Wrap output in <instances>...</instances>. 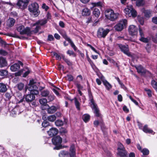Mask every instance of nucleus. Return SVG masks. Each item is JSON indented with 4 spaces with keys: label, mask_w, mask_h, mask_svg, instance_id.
<instances>
[{
    "label": "nucleus",
    "mask_w": 157,
    "mask_h": 157,
    "mask_svg": "<svg viewBox=\"0 0 157 157\" xmlns=\"http://www.w3.org/2000/svg\"><path fill=\"white\" fill-rule=\"evenodd\" d=\"M48 121L51 122L54 121L56 119V117L54 115H50L47 117Z\"/></svg>",
    "instance_id": "42"
},
{
    "label": "nucleus",
    "mask_w": 157,
    "mask_h": 157,
    "mask_svg": "<svg viewBox=\"0 0 157 157\" xmlns=\"http://www.w3.org/2000/svg\"><path fill=\"white\" fill-rule=\"evenodd\" d=\"M92 105L93 106L92 109H94V113L95 114L96 117H100L101 114L99 113V110L98 107L97 105L96 104Z\"/></svg>",
    "instance_id": "22"
},
{
    "label": "nucleus",
    "mask_w": 157,
    "mask_h": 157,
    "mask_svg": "<svg viewBox=\"0 0 157 157\" xmlns=\"http://www.w3.org/2000/svg\"><path fill=\"white\" fill-rule=\"evenodd\" d=\"M36 28H35L34 30H33L34 33H37L38 32L39 30L41 29V26L40 25H36Z\"/></svg>",
    "instance_id": "56"
},
{
    "label": "nucleus",
    "mask_w": 157,
    "mask_h": 157,
    "mask_svg": "<svg viewBox=\"0 0 157 157\" xmlns=\"http://www.w3.org/2000/svg\"><path fill=\"white\" fill-rule=\"evenodd\" d=\"M30 0H18L16 5L18 8L22 10L27 8Z\"/></svg>",
    "instance_id": "9"
},
{
    "label": "nucleus",
    "mask_w": 157,
    "mask_h": 157,
    "mask_svg": "<svg viewBox=\"0 0 157 157\" xmlns=\"http://www.w3.org/2000/svg\"><path fill=\"white\" fill-rule=\"evenodd\" d=\"M117 155L120 157H128V152L122 144L117 147Z\"/></svg>",
    "instance_id": "11"
},
{
    "label": "nucleus",
    "mask_w": 157,
    "mask_h": 157,
    "mask_svg": "<svg viewBox=\"0 0 157 157\" xmlns=\"http://www.w3.org/2000/svg\"><path fill=\"white\" fill-rule=\"evenodd\" d=\"M86 57L88 62H89L92 68L93 69H94V68L96 67V66L94 63L93 62L91 59L89 57V56L88 55L87 53L86 54Z\"/></svg>",
    "instance_id": "31"
},
{
    "label": "nucleus",
    "mask_w": 157,
    "mask_h": 157,
    "mask_svg": "<svg viewBox=\"0 0 157 157\" xmlns=\"http://www.w3.org/2000/svg\"><path fill=\"white\" fill-rule=\"evenodd\" d=\"M67 76L68 77L67 80L71 82L73 81L74 77L72 75L68 74Z\"/></svg>",
    "instance_id": "57"
},
{
    "label": "nucleus",
    "mask_w": 157,
    "mask_h": 157,
    "mask_svg": "<svg viewBox=\"0 0 157 157\" xmlns=\"http://www.w3.org/2000/svg\"><path fill=\"white\" fill-rule=\"evenodd\" d=\"M144 90L147 92V94L149 97L150 98L152 97V91L150 89L147 88H145Z\"/></svg>",
    "instance_id": "48"
},
{
    "label": "nucleus",
    "mask_w": 157,
    "mask_h": 157,
    "mask_svg": "<svg viewBox=\"0 0 157 157\" xmlns=\"http://www.w3.org/2000/svg\"><path fill=\"white\" fill-rule=\"evenodd\" d=\"M87 90L89 99L90 102L92 105L96 104L94 99V97L91 91L90 87L88 84L87 86Z\"/></svg>",
    "instance_id": "17"
},
{
    "label": "nucleus",
    "mask_w": 157,
    "mask_h": 157,
    "mask_svg": "<svg viewBox=\"0 0 157 157\" xmlns=\"http://www.w3.org/2000/svg\"><path fill=\"white\" fill-rule=\"evenodd\" d=\"M7 90L6 85L3 83H0V93H5Z\"/></svg>",
    "instance_id": "25"
},
{
    "label": "nucleus",
    "mask_w": 157,
    "mask_h": 157,
    "mask_svg": "<svg viewBox=\"0 0 157 157\" xmlns=\"http://www.w3.org/2000/svg\"><path fill=\"white\" fill-rule=\"evenodd\" d=\"M42 125L43 127L46 128L50 125V123L47 120H45L42 123Z\"/></svg>",
    "instance_id": "50"
},
{
    "label": "nucleus",
    "mask_w": 157,
    "mask_h": 157,
    "mask_svg": "<svg viewBox=\"0 0 157 157\" xmlns=\"http://www.w3.org/2000/svg\"><path fill=\"white\" fill-rule=\"evenodd\" d=\"M52 144L55 146L54 149L59 150L63 148L61 143L62 142V138L59 136H54L52 139Z\"/></svg>",
    "instance_id": "1"
},
{
    "label": "nucleus",
    "mask_w": 157,
    "mask_h": 157,
    "mask_svg": "<svg viewBox=\"0 0 157 157\" xmlns=\"http://www.w3.org/2000/svg\"><path fill=\"white\" fill-rule=\"evenodd\" d=\"M11 94L8 92H6L5 94V96L6 100H10L12 97Z\"/></svg>",
    "instance_id": "54"
},
{
    "label": "nucleus",
    "mask_w": 157,
    "mask_h": 157,
    "mask_svg": "<svg viewBox=\"0 0 157 157\" xmlns=\"http://www.w3.org/2000/svg\"><path fill=\"white\" fill-rule=\"evenodd\" d=\"M141 152L143 153L144 155H147L149 154V150L146 148H143L141 151Z\"/></svg>",
    "instance_id": "45"
},
{
    "label": "nucleus",
    "mask_w": 157,
    "mask_h": 157,
    "mask_svg": "<svg viewBox=\"0 0 157 157\" xmlns=\"http://www.w3.org/2000/svg\"><path fill=\"white\" fill-rule=\"evenodd\" d=\"M48 22V20L46 19L40 20L36 21L33 25V26H36V25H40V26H43L46 24Z\"/></svg>",
    "instance_id": "19"
},
{
    "label": "nucleus",
    "mask_w": 157,
    "mask_h": 157,
    "mask_svg": "<svg viewBox=\"0 0 157 157\" xmlns=\"http://www.w3.org/2000/svg\"><path fill=\"white\" fill-rule=\"evenodd\" d=\"M60 133L61 135L62 136H64L66 137L67 132V130L66 128H62L60 129Z\"/></svg>",
    "instance_id": "35"
},
{
    "label": "nucleus",
    "mask_w": 157,
    "mask_h": 157,
    "mask_svg": "<svg viewBox=\"0 0 157 157\" xmlns=\"http://www.w3.org/2000/svg\"><path fill=\"white\" fill-rule=\"evenodd\" d=\"M136 2V5L137 6H143L144 4V0H131Z\"/></svg>",
    "instance_id": "32"
},
{
    "label": "nucleus",
    "mask_w": 157,
    "mask_h": 157,
    "mask_svg": "<svg viewBox=\"0 0 157 157\" xmlns=\"http://www.w3.org/2000/svg\"><path fill=\"white\" fill-rule=\"evenodd\" d=\"M127 25V21L125 19H122L120 20L115 25V29L118 31H120L126 28Z\"/></svg>",
    "instance_id": "5"
},
{
    "label": "nucleus",
    "mask_w": 157,
    "mask_h": 157,
    "mask_svg": "<svg viewBox=\"0 0 157 157\" xmlns=\"http://www.w3.org/2000/svg\"><path fill=\"white\" fill-rule=\"evenodd\" d=\"M152 40L155 43H157V33L154 36H153L152 38Z\"/></svg>",
    "instance_id": "63"
},
{
    "label": "nucleus",
    "mask_w": 157,
    "mask_h": 157,
    "mask_svg": "<svg viewBox=\"0 0 157 157\" xmlns=\"http://www.w3.org/2000/svg\"><path fill=\"white\" fill-rule=\"evenodd\" d=\"M50 92L48 90H44L41 91V94L42 96L47 97L49 95Z\"/></svg>",
    "instance_id": "39"
},
{
    "label": "nucleus",
    "mask_w": 157,
    "mask_h": 157,
    "mask_svg": "<svg viewBox=\"0 0 157 157\" xmlns=\"http://www.w3.org/2000/svg\"><path fill=\"white\" fill-rule=\"evenodd\" d=\"M48 106L49 107L47 109V111L48 113H53L56 111L57 108L55 106H52L49 107L48 105Z\"/></svg>",
    "instance_id": "27"
},
{
    "label": "nucleus",
    "mask_w": 157,
    "mask_h": 157,
    "mask_svg": "<svg viewBox=\"0 0 157 157\" xmlns=\"http://www.w3.org/2000/svg\"><path fill=\"white\" fill-rule=\"evenodd\" d=\"M74 100H75V104L76 108L78 110L80 111V104L79 102L78 101L77 98L76 97H75L74 98Z\"/></svg>",
    "instance_id": "33"
},
{
    "label": "nucleus",
    "mask_w": 157,
    "mask_h": 157,
    "mask_svg": "<svg viewBox=\"0 0 157 157\" xmlns=\"http://www.w3.org/2000/svg\"><path fill=\"white\" fill-rule=\"evenodd\" d=\"M92 5L94 7L98 6L101 7H102V3L101 1H99L97 2L92 3Z\"/></svg>",
    "instance_id": "44"
},
{
    "label": "nucleus",
    "mask_w": 157,
    "mask_h": 157,
    "mask_svg": "<svg viewBox=\"0 0 157 157\" xmlns=\"http://www.w3.org/2000/svg\"><path fill=\"white\" fill-rule=\"evenodd\" d=\"M152 21L155 24L157 25V17H152Z\"/></svg>",
    "instance_id": "64"
},
{
    "label": "nucleus",
    "mask_w": 157,
    "mask_h": 157,
    "mask_svg": "<svg viewBox=\"0 0 157 157\" xmlns=\"http://www.w3.org/2000/svg\"><path fill=\"white\" fill-rule=\"evenodd\" d=\"M102 82L107 90H109L112 88V85L106 80H102Z\"/></svg>",
    "instance_id": "28"
},
{
    "label": "nucleus",
    "mask_w": 157,
    "mask_h": 157,
    "mask_svg": "<svg viewBox=\"0 0 157 157\" xmlns=\"http://www.w3.org/2000/svg\"><path fill=\"white\" fill-rule=\"evenodd\" d=\"M54 40V38L52 36V35L51 34H49L48 36L47 40L48 41H53Z\"/></svg>",
    "instance_id": "62"
},
{
    "label": "nucleus",
    "mask_w": 157,
    "mask_h": 157,
    "mask_svg": "<svg viewBox=\"0 0 157 157\" xmlns=\"http://www.w3.org/2000/svg\"><path fill=\"white\" fill-rule=\"evenodd\" d=\"M39 101L41 105L44 106L48 105L47 104V100L46 98H43L40 99L39 100Z\"/></svg>",
    "instance_id": "38"
},
{
    "label": "nucleus",
    "mask_w": 157,
    "mask_h": 157,
    "mask_svg": "<svg viewBox=\"0 0 157 157\" xmlns=\"http://www.w3.org/2000/svg\"><path fill=\"white\" fill-rule=\"evenodd\" d=\"M60 33L66 40L67 41L68 40H69L70 39V37L68 36L66 33L65 31L61 32Z\"/></svg>",
    "instance_id": "37"
},
{
    "label": "nucleus",
    "mask_w": 157,
    "mask_h": 157,
    "mask_svg": "<svg viewBox=\"0 0 157 157\" xmlns=\"http://www.w3.org/2000/svg\"><path fill=\"white\" fill-rule=\"evenodd\" d=\"M69 151L71 152V154L70 157H76V150L74 144H72L71 146Z\"/></svg>",
    "instance_id": "23"
},
{
    "label": "nucleus",
    "mask_w": 157,
    "mask_h": 157,
    "mask_svg": "<svg viewBox=\"0 0 157 157\" xmlns=\"http://www.w3.org/2000/svg\"><path fill=\"white\" fill-rule=\"evenodd\" d=\"M90 14V10L88 8H85L82 11V15L83 16H89Z\"/></svg>",
    "instance_id": "26"
},
{
    "label": "nucleus",
    "mask_w": 157,
    "mask_h": 157,
    "mask_svg": "<svg viewBox=\"0 0 157 157\" xmlns=\"http://www.w3.org/2000/svg\"><path fill=\"white\" fill-rule=\"evenodd\" d=\"M28 10L32 13L35 17H37L40 14L39 10V5L36 2H34L29 5L28 7Z\"/></svg>",
    "instance_id": "3"
},
{
    "label": "nucleus",
    "mask_w": 157,
    "mask_h": 157,
    "mask_svg": "<svg viewBox=\"0 0 157 157\" xmlns=\"http://www.w3.org/2000/svg\"><path fill=\"white\" fill-rule=\"evenodd\" d=\"M135 67L136 69L137 72L140 74L141 75H145L147 72H149L148 71H147L141 65L135 66Z\"/></svg>",
    "instance_id": "14"
},
{
    "label": "nucleus",
    "mask_w": 157,
    "mask_h": 157,
    "mask_svg": "<svg viewBox=\"0 0 157 157\" xmlns=\"http://www.w3.org/2000/svg\"><path fill=\"white\" fill-rule=\"evenodd\" d=\"M142 130L143 131L146 133L151 134L154 135L155 133L153 130L148 127L147 124H145Z\"/></svg>",
    "instance_id": "20"
},
{
    "label": "nucleus",
    "mask_w": 157,
    "mask_h": 157,
    "mask_svg": "<svg viewBox=\"0 0 157 157\" xmlns=\"http://www.w3.org/2000/svg\"><path fill=\"white\" fill-rule=\"evenodd\" d=\"M8 75V72L6 70H2L0 71V76L3 78L6 77Z\"/></svg>",
    "instance_id": "36"
},
{
    "label": "nucleus",
    "mask_w": 157,
    "mask_h": 157,
    "mask_svg": "<svg viewBox=\"0 0 157 157\" xmlns=\"http://www.w3.org/2000/svg\"><path fill=\"white\" fill-rule=\"evenodd\" d=\"M17 63L14 64L10 66V69L12 71L15 72L17 71L20 68V65L22 67L23 66L24 64L21 61L18 60Z\"/></svg>",
    "instance_id": "12"
},
{
    "label": "nucleus",
    "mask_w": 157,
    "mask_h": 157,
    "mask_svg": "<svg viewBox=\"0 0 157 157\" xmlns=\"http://www.w3.org/2000/svg\"><path fill=\"white\" fill-rule=\"evenodd\" d=\"M109 31V29H105L103 28H100L97 31V36L99 38H105Z\"/></svg>",
    "instance_id": "8"
},
{
    "label": "nucleus",
    "mask_w": 157,
    "mask_h": 157,
    "mask_svg": "<svg viewBox=\"0 0 157 157\" xmlns=\"http://www.w3.org/2000/svg\"><path fill=\"white\" fill-rule=\"evenodd\" d=\"M151 84L152 87L155 90L157 89V82L154 79L151 81Z\"/></svg>",
    "instance_id": "46"
},
{
    "label": "nucleus",
    "mask_w": 157,
    "mask_h": 157,
    "mask_svg": "<svg viewBox=\"0 0 157 157\" xmlns=\"http://www.w3.org/2000/svg\"><path fill=\"white\" fill-rule=\"evenodd\" d=\"M118 46L121 51L124 54L126 55L128 57L131 58L133 57V55L132 54L131 52L129 51V48L128 45H125L121 44H118Z\"/></svg>",
    "instance_id": "7"
},
{
    "label": "nucleus",
    "mask_w": 157,
    "mask_h": 157,
    "mask_svg": "<svg viewBox=\"0 0 157 157\" xmlns=\"http://www.w3.org/2000/svg\"><path fill=\"white\" fill-rule=\"evenodd\" d=\"M67 41L70 44L71 46L73 49L75 51H76L77 49V48L75 46L72 40L70 39L68 40Z\"/></svg>",
    "instance_id": "41"
},
{
    "label": "nucleus",
    "mask_w": 157,
    "mask_h": 157,
    "mask_svg": "<svg viewBox=\"0 0 157 157\" xmlns=\"http://www.w3.org/2000/svg\"><path fill=\"white\" fill-rule=\"evenodd\" d=\"M25 70L23 69L20 70L14 74V75L15 76H21L22 74L23 73Z\"/></svg>",
    "instance_id": "49"
},
{
    "label": "nucleus",
    "mask_w": 157,
    "mask_h": 157,
    "mask_svg": "<svg viewBox=\"0 0 157 157\" xmlns=\"http://www.w3.org/2000/svg\"><path fill=\"white\" fill-rule=\"evenodd\" d=\"M55 124L56 126L59 127L63 126L64 123L62 120L59 119L56 121Z\"/></svg>",
    "instance_id": "40"
},
{
    "label": "nucleus",
    "mask_w": 157,
    "mask_h": 157,
    "mask_svg": "<svg viewBox=\"0 0 157 157\" xmlns=\"http://www.w3.org/2000/svg\"><path fill=\"white\" fill-rule=\"evenodd\" d=\"M75 84L78 90H82L83 88V87L82 86L80 83H75Z\"/></svg>",
    "instance_id": "58"
},
{
    "label": "nucleus",
    "mask_w": 157,
    "mask_h": 157,
    "mask_svg": "<svg viewBox=\"0 0 157 157\" xmlns=\"http://www.w3.org/2000/svg\"><path fill=\"white\" fill-rule=\"evenodd\" d=\"M8 53L6 51L3 49L0 50V54L4 56H6L7 55Z\"/></svg>",
    "instance_id": "59"
},
{
    "label": "nucleus",
    "mask_w": 157,
    "mask_h": 157,
    "mask_svg": "<svg viewBox=\"0 0 157 157\" xmlns=\"http://www.w3.org/2000/svg\"><path fill=\"white\" fill-rule=\"evenodd\" d=\"M36 82L34 81L33 79H32L29 81L28 86H25V91H26L27 89L29 91H34L35 90H38V87L35 85Z\"/></svg>",
    "instance_id": "10"
},
{
    "label": "nucleus",
    "mask_w": 157,
    "mask_h": 157,
    "mask_svg": "<svg viewBox=\"0 0 157 157\" xmlns=\"http://www.w3.org/2000/svg\"><path fill=\"white\" fill-rule=\"evenodd\" d=\"M58 129L55 128H52L47 131L48 135L51 137L55 136L58 133Z\"/></svg>",
    "instance_id": "16"
},
{
    "label": "nucleus",
    "mask_w": 157,
    "mask_h": 157,
    "mask_svg": "<svg viewBox=\"0 0 157 157\" xmlns=\"http://www.w3.org/2000/svg\"><path fill=\"white\" fill-rule=\"evenodd\" d=\"M124 12L127 17H132L133 18H135L137 15L136 11L132 8V6L130 7L129 8H125Z\"/></svg>",
    "instance_id": "6"
},
{
    "label": "nucleus",
    "mask_w": 157,
    "mask_h": 157,
    "mask_svg": "<svg viewBox=\"0 0 157 157\" xmlns=\"http://www.w3.org/2000/svg\"><path fill=\"white\" fill-rule=\"evenodd\" d=\"M144 18L148 19L152 16V11L150 9H144L143 11Z\"/></svg>",
    "instance_id": "15"
},
{
    "label": "nucleus",
    "mask_w": 157,
    "mask_h": 157,
    "mask_svg": "<svg viewBox=\"0 0 157 157\" xmlns=\"http://www.w3.org/2000/svg\"><path fill=\"white\" fill-rule=\"evenodd\" d=\"M70 152L65 150H62L59 153V157H70L71 154V152Z\"/></svg>",
    "instance_id": "18"
},
{
    "label": "nucleus",
    "mask_w": 157,
    "mask_h": 157,
    "mask_svg": "<svg viewBox=\"0 0 157 157\" xmlns=\"http://www.w3.org/2000/svg\"><path fill=\"white\" fill-rule=\"evenodd\" d=\"M25 34H26L28 36H31L32 32L30 28L29 27H26L25 28H24L23 30L21 32V35Z\"/></svg>",
    "instance_id": "21"
},
{
    "label": "nucleus",
    "mask_w": 157,
    "mask_h": 157,
    "mask_svg": "<svg viewBox=\"0 0 157 157\" xmlns=\"http://www.w3.org/2000/svg\"><path fill=\"white\" fill-rule=\"evenodd\" d=\"M39 93L38 90L30 91V94L24 95L25 101L26 102L29 103L35 99V95L38 94Z\"/></svg>",
    "instance_id": "4"
},
{
    "label": "nucleus",
    "mask_w": 157,
    "mask_h": 157,
    "mask_svg": "<svg viewBox=\"0 0 157 157\" xmlns=\"http://www.w3.org/2000/svg\"><path fill=\"white\" fill-rule=\"evenodd\" d=\"M67 54L69 55L70 56H73V57L76 56V54L72 50H68L67 52Z\"/></svg>",
    "instance_id": "51"
},
{
    "label": "nucleus",
    "mask_w": 157,
    "mask_h": 157,
    "mask_svg": "<svg viewBox=\"0 0 157 157\" xmlns=\"http://www.w3.org/2000/svg\"><path fill=\"white\" fill-rule=\"evenodd\" d=\"M105 17L111 21H114L118 17L119 14L115 13L114 11L111 9L106 10L105 11Z\"/></svg>",
    "instance_id": "2"
},
{
    "label": "nucleus",
    "mask_w": 157,
    "mask_h": 157,
    "mask_svg": "<svg viewBox=\"0 0 157 157\" xmlns=\"http://www.w3.org/2000/svg\"><path fill=\"white\" fill-rule=\"evenodd\" d=\"M7 62L5 59L0 57V67H1L6 66Z\"/></svg>",
    "instance_id": "30"
},
{
    "label": "nucleus",
    "mask_w": 157,
    "mask_h": 157,
    "mask_svg": "<svg viewBox=\"0 0 157 157\" xmlns=\"http://www.w3.org/2000/svg\"><path fill=\"white\" fill-rule=\"evenodd\" d=\"M24 86V85L22 82L19 83L17 85V87L19 90H22Z\"/></svg>",
    "instance_id": "47"
},
{
    "label": "nucleus",
    "mask_w": 157,
    "mask_h": 157,
    "mask_svg": "<svg viewBox=\"0 0 157 157\" xmlns=\"http://www.w3.org/2000/svg\"><path fill=\"white\" fill-rule=\"evenodd\" d=\"M9 19L10 21L9 23V26L12 27L14 25L15 22V20L13 18H10Z\"/></svg>",
    "instance_id": "43"
},
{
    "label": "nucleus",
    "mask_w": 157,
    "mask_h": 157,
    "mask_svg": "<svg viewBox=\"0 0 157 157\" xmlns=\"http://www.w3.org/2000/svg\"><path fill=\"white\" fill-rule=\"evenodd\" d=\"M54 56H56V60H61L62 56L61 57L56 52H53Z\"/></svg>",
    "instance_id": "53"
},
{
    "label": "nucleus",
    "mask_w": 157,
    "mask_h": 157,
    "mask_svg": "<svg viewBox=\"0 0 157 157\" xmlns=\"http://www.w3.org/2000/svg\"><path fill=\"white\" fill-rule=\"evenodd\" d=\"M93 17H95L97 18H98L100 14V12L99 9L95 8L92 12Z\"/></svg>",
    "instance_id": "24"
},
{
    "label": "nucleus",
    "mask_w": 157,
    "mask_h": 157,
    "mask_svg": "<svg viewBox=\"0 0 157 157\" xmlns=\"http://www.w3.org/2000/svg\"><path fill=\"white\" fill-rule=\"evenodd\" d=\"M62 58L67 64L68 66H71L73 65L72 62L69 59L66 58L64 55H62Z\"/></svg>",
    "instance_id": "29"
},
{
    "label": "nucleus",
    "mask_w": 157,
    "mask_h": 157,
    "mask_svg": "<svg viewBox=\"0 0 157 157\" xmlns=\"http://www.w3.org/2000/svg\"><path fill=\"white\" fill-rule=\"evenodd\" d=\"M129 34L132 36L136 35L138 33L137 27L134 25H130L128 29Z\"/></svg>",
    "instance_id": "13"
},
{
    "label": "nucleus",
    "mask_w": 157,
    "mask_h": 157,
    "mask_svg": "<svg viewBox=\"0 0 157 157\" xmlns=\"http://www.w3.org/2000/svg\"><path fill=\"white\" fill-rule=\"evenodd\" d=\"M25 28V27L23 25H21L19 26L17 28V30L20 33V34L21 35V32H22Z\"/></svg>",
    "instance_id": "52"
},
{
    "label": "nucleus",
    "mask_w": 157,
    "mask_h": 157,
    "mask_svg": "<svg viewBox=\"0 0 157 157\" xmlns=\"http://www.w3.org/2000/svg\"><path fill=\"white\" fill-rule=\"evenodd\" d=\"M48 99L50 101H52L55 99V97L54 95H50L48 96Z\"/></svg>",
    "instance_id": "60"
},
{
    "label": "nucleus",
    "mask_w": 157,
    "mask_h": 157,
    "mask_svg": "<svg viewBox=\"0 0 157 157\" xmlns=\"http://www.w3.org/2000/svg\"><path fill=\"white\" fill-rule=\"evenodd\" d=\"M151 48V44H147L146 45V46L145 48L147 52L148 53H150V49Z\"/></svg>",
    "instance_id": "61"
},
{
    "label": "nucleus",
    "mask_w": 157,
    "mask_h": 157,
    "mask_svg": "<svg viewBox=\"0 0 157 157\" xmlns=\"http://www.w3.org/2000/svg\"><path fill=\"white\" fill-rule=\"evenodd\" d=\"M139 40L142 42L144 43H147L148 42V40L147 38H145L144 37H141L140 38Z\"/></svg>",
    "instance_id": "55"
},
{
    "label": "nucleus",
    "mask_w": 157,
    "mask_h": 157,
    "mask_svg": "<svg viewBox=\"0 0 157 157\" xmlns=\"http://www.w3.org/2000/svg\"><path fill=\"white\" fill-rule=\"evenodd\" d=\"M90 119V116L89 115L86 114L83 115L82 116V119L85 123L89 121Z\"/></svg>",
    "instance_id": "34"
}]
</instances>
